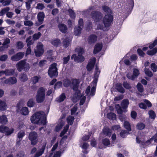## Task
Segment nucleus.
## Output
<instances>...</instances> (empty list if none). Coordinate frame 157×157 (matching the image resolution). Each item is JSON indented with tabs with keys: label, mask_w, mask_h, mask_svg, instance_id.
I'll list each match as a JSON object with an SVG mask.
<instances>
[{
	"label": "nucleus",
	"mask_w": 157,
	"mask_h": 157,
	"mask_svg": "<svg viewBox=\"0 0 157 157\" xmlns=\"http://www.w3.org/2000/svg\"><path fill=\"white\" fill-rule=\"evenodd\" d=\"M32 123L44 125L46 123V116L43 112H38L34 113L31 117Z\"/></svg>",
	"instance_id": "nucleus-1"
},
{
	"label": "nucleus",
	"mask_w": 157,
	"mask_h": 157,
	"mask_svg": "<svg viewBox=\"0 0 157 157\" xmlns=\"http://www.w3.org/2000/svg\"><path fill=\"white\" fill-rule=\"evenodd\" d=\"M100 73V71L98 68L96 66V67L94 77V79L91 84V86H93L91 89V90L90 91L91 87L90 86H89L87 87L86 90V94L87 96L90 97V96H93L94 95L97 83L98 81V78L99 76Z\"/></svg>",
	"instance_id": "nucleus-2"
},
{
	"label": "nucleus",
	"mask_w": 157,
	"mask_h": 157,
	"mask_svg": "<svg viewBox=\"0 0 157 157\" xmlns=\"http://www.w3.org/2000/svg\"><path fill=\"white\" fill-rule=\"evenodd\" d=\"M91 16L95 22L98 23L96 24L97 29L104 30V26L102 24H100L99 23L100 22H101L103 17L102 14L100 12L94 11L91 13Z\"/></svg>",
	"instance_id": "nucleus-3"
},
{
	"label": "nucleus",
	"mask_w": 157,
	"mask_h": 157,
	"mask_svg": "<svg viewBox=\"0 0 157 157\" xmlns=\"http://www.w3.org/2000/svg\"><path fill=\"white\" fill-rule=\"evenodd\" d=\"M46 91L45 89L43 87H40L38 89L36 97L37 102L41 103L44 101L45 99Z\"/></svg>",
	"instance_id": "nucleus-4"
},
{
	"label": "nucleus",
	"mask_w": 157,
	"mask_h": 157,
	"mask_svg": "<svg viewBox=\"0 0 157 157\" xmlns=\"http://www.w3.org/2000/svg\"><path fill=\"white\" fill-rule=\"evenodd\" d=\"M46 146V143H44L43 144L41 147L37 150L36 148L35 147H33L31 150V154H35L34 157H39L41 156L44 153Z\"/></svg>",
	"instance_id": "nucleus-5"
},
{
	"label": "nucleus",
	"mask_w": 157,
	"mask_h": 157,
	"mask_svg": "<svg viewBox=\"0 0 157 157\" xmlns=\"http://www.w3.org/2000/svg\"><path fill=\"white\" fill-rule=\"evenodd\" d=\"M17 70L21 71L22 70L25 71H28L30 68L29 65L26 62V60L20 61L16 65Z\"/></svg>",
	"instance_id": "nucleus-6"
},
{
	"label": "nucleus",
	"mask_w": 157,
	"mask_h": 157,
	"mask_svg": "<svg viewBox=\"0 0 157 157\" xmlns=\"http://www.w3.org/2000/svg\"><path fill=\"white\" fill-rule=\"evenodd\" d=\"M56 66L57 64L56 63H53L50 66L48 71V73L50 77H56L58 76V73Z\"/></svg>",
	"instance_id": "nucleus-7"
},
{
	"label": "nucleus",
	"mask_w": 157,
	"mask_h": 157,
	"mask_svg": "<svg viewBox=\"0 0 157 157\" xmlns=\"http://www.w3.org/2000/svg\"><path fill=\"white\" fill-rule=\"evenodd\" d=\"M113 20V16L111 14H107L105 16L103 19V23L105 27L110 26Z\"/></svg>",
	"instance_id": "nucleus-8"
},
{
	"label": "nucleus",
	"mask_w": 157,
	"mask_h": 157,
	"mask_svg": "<svg viewBox=\"0 0 157 157\" xmlns=\"http://www.w3.org/2000/svg\"><path fill=\"white\" fill-rule=\"evenodd\" d=\"M153 140H154V141L157 142V133L155 134L153 137L150 140L147 141L145 142L143 138H141L140 135L138 136L136 138V140L137 143L144 145L145 143H148L149 142H151Z\"/></svg>",
	"instance_id": "nucleus-9"
},
{
	"label": "nucleus",
	"mask_w": 157,
	"mask_h": 157,
	"mask_svg": "<svg viewBox=\"0 0 157 157\" xmlns=\"http://www.w3.org/2000/svg\"><path fill=\"white\" fill-rule=\"evenodd\" d=\"M75 94L74 96L72 98V100L74 102H76L79 99H80V105H82L85 101L86 97L85 96L80 95V92Z\"/></svg>",
	"instance_id": "nucleus-10"
},
{
	"label": "nucleus",
	"mask_w": 157,
	"mask_h": 157,
	"mask_svg": "<svg viewBox=\"0 0 157 157\" xmlns=\"http://www.w3.org/2000/svg\"><path fill=\"white\" fill-rule=\"evenodd\" d=\"M38 135L35 132H31L29 135V138L31 141V144L33 145H36L38 142L37 139Z\"/></svg>",
	"instance_id": "nucleus-11"
},
{
	"label": "nucleus",
	"mask_w": 157,
	"mask_h": 157,
	"mask_svg": "<svg viewBox=\"0 0 157 157\" xmlns=\"http://www.w3.org/2000/svg\"><path fill=\"white\" fill-rule=\"evenodd\" d=\"M35 53L36 56H41L44 52L43 45L40 42L38 43L36 46V48L35 50Z\"/></svg>",
	"instance_id": "nucleus-12"
},
{
	"label": "nucleus",
	"mask_w": 157,
	"mask_h": 157,
	"mask_svg": "<svg viewBox=\"0 0 157 157\" xmlns=\"http://www.w3.org/2000/svg\"><path fill=\"white\" fill-rule=\"evenodd\" d=\"M13 129L12 128L9 129L7 127L4 125L0 126V132L2 133H5L7 135L12 133L13 132Z\"/></svg>",
	"instance_id": "nucleus-13"
},
{
	"label": "nucleus",
	"mask_w": 157,
	"mask_h": 157,
	"mask_svg": "<svg viewBox=\"0 0 157 157\" xmlns=\"http://www.w3.org/2000/svg\"><path fill=\"white\" fill-rule=\"evenodd\" d=\"M24 55V53L19 52L12 56L11 59L13 61H17L22 58Z\"/></svg>",
	"instance_id": "nucleus-14"
},
{
	"label": "nucleus",
	"mask_w": 157,
	"mask_h": 157,
	"mask_svg": "<svg viewBox=\"0 0 157 157\" xmlns=\"http://www.w3.org/2000/svg\"><path fill=\"white\" fill-rule=\"evenodd\" d=\"M140 72L139 70L137 69H134L133 70V75H131L128 74L127 75V76L128 79L133 80L138 76Z\"/></svg>",
	"instance_id": "nucleus-15"
},
{
	"label": "nucleus",
	"mask_w": 157,
	"mask_h": 157,
	"mask_svg": "<svg viewBox=\"0 0 157 157\" xmlns=\"http://www.w3.org/2000/svg\"><path fill=\"white\" fill-rule=\"evenodd\" d=\"M79 82V81L76 79H74L72 81V84L73 86V89L75 91H76V93H79L80 91L79 90H77Z\"/></svg>",
	"instance_id": "nucleus-16"
},
{
	"label": "nucleus",
	"mask_w": 157,
	"mask_h": 157,
	"mask_svg": "<svg viewBox=\"0 0 157 157\" xmlns=\"http://www.w3.org/2000/svg\"><path fill=\"white\" fill-rule=\"evenodd\" d=\"M95 58L94 57L90 60L86 67L88 71H90L93 68L95 63Z\"/></svg>",
	"instance_id": "nucleus-17"
},
{
	"label": "nucleus",
	"mask_w": 157,
	"mask_h": 157,
	"mask_svg": "<svg viewBox=\"0 0 157 157\" xmlns=\"http://www.w3.org/2000/svg\"><path fill=\"white\" fill-rule=\"evenodd\" d=\"M102 48V44L101 43L97 44L94 47V53L96 54L100 52Z\"/></svg>",
	"instance_id": "nucleus-18"
},
{
	"label": "nucleus",
	"mask_w": 157,
	"mask_h": 157,
	"mask_svg": "<svg viewBox=\"0 0 157 157\" xmlns=\"http://www.w3.org/2000/svg\"><path fill=\"white\" fill-rule=\"evenodd\" d=\"M17 80L15 77H10L6 79L4 83L6 84H13L17 83Z\"/></svg>",
	"instance_id": "nucleus-19"
},
{
	"label": "nucleus",
	"mask_w": 157,
	"mask_h": 157,
	"mask_svg": "<svg viewBox=\"0 0 157 157\" xmlns=\"http://www.w3.org/2000/svg\"><path fill=\"white\" fill-rule=\"evenodd\" d=\"M59 31L63 33L67 32V26L63 24H59L58 26Z\"/></svg>",
	"instance_id": "nucleus-20"
},
{
	"label": "nucleus",
	"mask_w": 157,
	"mask_h": 157,
	"mask_svg": "<svg viewBox=\"0 0 157 157\" xmlns=\"http://www.w3.org/2000/svg\"><path fill=\"white\" fill-rule=\"evenodd\" d=\"M64 124V122L62 120H59V123L57 124L55 130V131L56 132L59 131Z\"/></svg>",
	"instance_id": "nucleus-21"
},
{
	"label": "nucleus",
	"mask_w": 157,
	"mask_h": 157,
	"mask_svg": "<svg viewBox=\"0 0 157 157\" xmlns=\"http://www.w3.org/2000/svg\"><path fill=\"white\" fill-rule=\"evenodd\" d=\"M97 36L94 35H91L89 37L88 41L89 44H91L94 43L97 40Z\"/></svg>",
	"instance_id": "nucleus-22"
},
{
	"label": "nucleus",
	"mask_w": 157,
	"mask_h": 157,
	"mask_svg": "<svg viewBox=\"0 0 157 157\" xmlns=\"http://www.w3.org/2000/svg\"><path fill=\"white\" fill-rule=\"evenodd\" d=\"M3 74H5L6 76H10L12 75L14 72V71L13 69H6L5 71H2Z\"/></svg>",
	"instance_id": "nucleus-23"
},
{
	"label": "nucleus",
	"mask_w": 157,
	"mask_h": 157,
	"mask_svg": "<svg viewBox=\"0 0 157 157\" xmlns=\"http://www.w3.org/2000/svg\"><path fill=\"white\" fill-rule=\"evenodd\" d=\"M44 14L43 12H40L38 14L37 18H38V21L40 24L42 23L44 20Z\"/></svg>",
	"instance_id": "nucleus-24"
},
{
	"label": "nucleus",
	"mask_w": 157,
	"mask_h": 157,
	"mask_svg": "<svg viewBox=\"0 0 157 157\" xmlns=\"http://www.w3.org/2000/svg\"><path fill=\"white\" fill-rule=\"evenodd\" d=\"M25 135V133L24 131H21L19 132L17 134V137L19 139L18 140V139H17V144H19V143L20 142V141L21 140L22 138Z\"/></svg>",
	"instance_id": "nucleus-25"
},
{
	"label": "nucleus",
	"mask_w": 157,
	"mask_h": 157,
	"mask_svg": "<svg viewBox=\"0 0 157 157\" xmlns=\"http://www.w3.org/2000/svg\"><path fill=\"white\" fill-rule=\"evenodd\" d=\"M129 54H127L126 56L123 58L122 60L120 61V62L122 61H124V63L127 65H129L130 64V62L128 59L126 58H129Z\"/></svg>",
	"instance_id": "nucleus-26"
},
{
	"label": "nucleus",
	"mask_w": 157,
	"mask_h": 157,
	"mask_svg": "<svg viewBox=\"0 0 157 157\" xmlns=\"http://www.w3.org/2000/svg\"><path fill=\"white\" fill-rule=\"evenodd\" d=\"M8 122L7 118L6 116L4 115H2L0 116V123L5 124H6Z\"/></svg>",
	"instance_id": "nucleus-27"
},
{
	"label": "nucleus",
	"mask_w": 157,
	"mask_h": 157,
	"mask_svg": "<svg viewBox=\"0 0 157 157\" xmlns=\"http://www.w3.org/2000/svg\"><path fill=\"white\" fill-rule=\"evenodd\" d=\"M82 28L76 26L75 28L74 34L75 36H79L81 33Z\"/></svg>",
	"instance_id": "nucleus-28"
},
{
	"label": "nucleus",
	"mask_w": 157,
	"mask_h": 157,
	"mask_svg": "<svg viewBox=\"0 0 157 157\" xmlns=\"http://www.w3.org/2000/svg\"><path fill=\"white\" fill-rule=\"evenodd\" d=\"M7 107V105L5 101L0 100V110H4Z\"/></svg>",
	"instance_id": "nucleus-29"
},
{
	"label": "nucleus",
	"mask_w": 157,
	"mask_h": 157,
	"mask_svg": "<svg viewBox=\"0 0 157 157\" xmlns=\"http://www.w3.org/2000/svg\"><path fill=\"white\" fill-rule=\"evenodd\" d=\"M71 41V40L68 38H65L63 43V46L65 48H67L69 45Z\"/></svg>",
	"instance_id": "nucleus-30"
},
{
	"label": "nucleus",
	"mask_w": 157,
	"mask_h": 157,
	"mask_svg": "<svg viewBox=\"0 0 157 157\" xmlns=\"http://www.w3.org/2000/svg\"><path fill=\"white\" fill-rule=\"evenodd\" d=\"M20 112L23 115L26 116L29 113V111L28 108L24 107L22 108Z\"/></svg>",
	"instance_id": "nucleus-31"
},
{
	"label": "nucleus",
	"mask_w": 157,
	"mask_h": 157,
	"mask_svg": "<svg viewBox=\"0 0 157 157\" xmlns=\"http://www.w3.org/2000/svg\"><path fill=\"white\" fill-rule=\"evenodd\" d=\"M10 10L9 7H6L2 9L0 12V16H2L5 15Z\"/></svg>",
	"instance_id": "nucleus-32"
},
{
	"label": "nucleus",
	"mask_w": 157,
	"mask_h": 157,
	"mask_svg": "<svg viewBox=\"0 0 157 157\" xmlns=\"http://www.w3.org/2000/svg\"><path fill=\"white\" fill-rule=\"evenodd\" d=\"M157 52V48L155 47L151 50L147 51V54L149 56H153L156 54Z\"/></svg>",
	"instance_id": "nucleus-33"
},
{
	"label": "nucleus",
	"mask_w": 157,
	"mask_h": 157,
	"mask_svg": "<svg viewBox=\"0 0 157 157\" xmlns=\"http://www.w3.org/2000/svg\"><path fill=\"white\" fill-rule=\"evenodd\" d=\"M129 102L128 100L124 99L123 100L121 103V106L124 109L127 108Z\"/></svg>",
	"instance_id": "nucleus-34"
},
{
	"label": "nucleus",
	"mask_w": 157,
	"mask_h": 157,
	"mask_svg": "<svg viewBox=\"0 0 157 157\" xmlns=\"http://www.w3.org/2000/svg\"><path fill=\"white\" fill-rule=\"evenodd\" d=\"M123 125L124 128L127 129L128 132L131 130L130 124L128 121H124Z\"/></svg>",
	"instance_id": "nucleus-35"
},
{
	"label": "nucleus",
	"mask_w": 157,
	"mask_h": 157,
	"mask_svg": "<svg viewBox=\"0 0 157 157\" xmlns=\"http://www.w3.org/2000/svg\"><path fill=\"white\" fill-rule=\"evenodd\" d=\"M66 98L65 94L64 93H63L59 97L57 98L56 99V101L59 102H60L63 101Z\"/></svg>",
	"instance_id": "nucleus-36"
},
{
	"label": "nucleus",
	"mask_w": 157,
	"mask_h": 157,
	"mask_svg": "<svg viewBox=\"0 0 157 157\" xmlns=\"http://www.w3.org/2000/svg\"><path fill=\"white\" fill-rule=\"evenodd\" d=\"M19 78L20 80L23 82L27 81L28 79L27 75L25 74H21Z\"/></svg>",
	"instance_id": "nucleus-37"
},
{
	"label": "nucleus",
	"mask_w": 157,
	"mask_h": 157,
	"mask_svg": "<svg viewBox=\"0 0 157 157\" xmlns=\"http://www.w3.org/2000/svg\"><path fill=\"white\" fill-rule=\"evenodd\" d=\"M149 118L154 119H155L156 115L155 112L153 110H150L148 113Z\"/></svg>",
	"instance_id": "nucleus-38"
},
{
	"label": "nucleus",
	"mask_w": 157,
	"mask_h": 157,
	"mask_svg": "<svg viewBox=\"0 0 157 157\" xmlns=\"http://www.w3.org/2000/svg\"><path fill=\"white\" fill-rule=\"evenodd\" d=\"M32 37L30 36L26 39V42L27 43V45L28 46H30V45L32 44L34 42V40L31 39Z\"/></svg>",
	"instance_id": "nucleus-39"
},
{
	"label": "nucleus",
	"mask_w": 157,
	"mask_h": 157,
	"mask_svg": "<svg viewBox=\"0 0 157 157\" xmlns=\"http://www.w3.org/2000/svg\"><path fill=\"white\" fill-rule=\"evenodd\" d=\"M107 117L109 119L115 120L116 119V115L113 113H109L107 114Z\"/></svg>",
	"instance_id": "nucleus-40"
},
{
	"label": "nucleus",
	"mask_w": 157,
	"mask_h": 157,
	"mask_svg": "<svg viewBox=\"0 0 157 157\" xmlns=\"http://www.w3.org/2000/svg\"><path fill=\"white\" fill-rule=\"evenodd\" d=\"M145 127V125L142 123H139L137 124L136 125V128L139 130H141L144 129Z\"/></svg>",
	"instance_id": "nucleus-41"
},
{
	"label": "nucleus",
	"mask_w": 157,
	"mask_h": 157,
	"mask_svg": "<svg viewBox=\"0 0 157 157\" xmlns=\"http://www.w3.org/2000/svg\"><path fill=\"white\" fill-rule=\"evenodd\" d=\"M103 132L104 134L106 136H110L111 134L110 130L107 128L103 129Z\"/></svg>",
	"instance_id": "nucleus-42"
},
{
	"label": "nucleus",
	"mask_w": 157,
	"mask_h": 157,
	"mask_svg": "<svg viewBox=\"0 0 157 157\" xmlns=\"http://www.w3.org/2000/svg\"><path fill=\"white\" fill-rule=\"evenodd\" d=\"M116 87L117 90L118 91L122 93L124 92V89L120 84H117V85Z\"/></svg>",
	"instance_id": "nucleus-43"
},
{
	"label": "nucleus",
	"mask_w": 157,
	"mask_h": 157,
	"mask_svg": "<svg viewBox=\"0 0 157 157\" xmlns=\"http://www.w3.org/2000/svg\"><path fill=\"white\" fill-rule=\"evenodd\" d=\"M75 52H77L78 55H82L84 52L83 49L80 47H78L75 49Z\"/></svg>",
	"instance_id": "nucleus-44"
},
{
	"label": "nucleus",
	"mask_w": 157,
	"mask_h": 157,
	"mask_svg": "<svg viewBox=\"0 0 157 157\" xmlns=\"http://www.w3.org/2000/svg\"><path fill=\"white\" fill-rule=\"evenodd\" d=\"M16 46L17 49H21L24 47V45L21 41H19L17 42Z\"/></svg>",
	"instance_id": "nucleus-45"
},
{
	"label": "nucleus",
	"mask_w": 157,
	"mask_h": 157,
	"mask_svg": "<svg viewBox=\"0 0 157 157\" xmlns=\"http://www.w3.org/2000/svg\"><path fill=\"white\" fill-rule=\"evenodd\" d=\"M103 10L105 13H111V11L110 8L107 6H102Z\"/></svg>",
	"instance_id": "nucleus-46"
},
{
	"label": "nucleus",
	"mask_w": 157,
	"mask_h": 157,
	"mask_svg": "<svg viewBox=\"0 0 157 157\" xmlns=\"http://www.w3.org/2000/svg\"><path fill=\"white\" fill-rule=\"evenodd\" d=\"M60 43V40L59 39H56L52 40V44L54 46H57L59 45Z\"/></svg>",
	"instance_id": "nucleus-47"
},
{
	"label": "nucleus",
	"mask_w": 157,
	"mask_h": 157,
	"mask_svg": "<svg viewBox=\"0 0 157 157\" xmlns=\"http://www.w3.org/2000/svg\"><path fill=\"white\" fill-rule=\"evenodd\" d=\"M74 118L73 117L71 116H69L67 119V122L69 124L71 125L74 121Z\"/></svg>",
	"instance_id": "nucleus-48"
},
{
	"label": "nucleus",
	"mask_w": 157,
	"mask_h": 157,
	"mask_svg": "<svg viewBox=\"0 0 157 157\" xmlns=\"http://www.w3.org/2000/svg\"><path fill=\"white\" fill-rule=\"evenodd\" d=\"M157 44V43L156 40H154L153 42L150 43L148 44L149 48L150 49H152Z\"/></svg>",
	"instance_id": "nucleus-49"
},
{
	"label": "nucleus",
	"mask_w": 157,
	"mask_h": 157,
	"mask_svg": "<svg viewBox=\"0 0 157 157\" xmlns=\"http://www.w3.org/2000/svg\"><path fill=\"white\" fill-rule=\"evenodd\" d=\"M129 134V133L125 130H122L120 133L121 136L123 137H125L127 135Z\"/></svg>",
	"instance_id": "nucleus-50"
},
{
	"label": "nucleus",
	"mask_w": 157,
	"mask_h": 157,
	"mask_svg": "<svg viewBox=\"0 0 157 157\" xmlns=\"http://www.w3.org/2000/svg\"><path fill=\"white\" fill-rule=\"evenodd\" d=\"M24 24L25 26H31L33 25V23L31 21L26 20L24 21Z\"/></svg>",
	"instance_id": "nucleus-51"
},
{
	"label": "nucleus",
	"mask_w": 157,
	"mask_h": 157,
	"mask_svg": "<svg viewBox=\"0 0 157 157\" xmlns=\"http://www.w3.org/2000/svg\"><path fill=\"white\" fill-rule=\"evenodd\" d=\"M68 11L71 17L72 18L74 19L76 16L75 12L71 9H69Z\"/></svg>",
	"instance_id": "nucleus-52"
},
{
	"label": "nucleus",
	"mask_w": 157,
	"mask_h": 157,
	"mask_svg": "<svg viewBox=\"0 0 157 157\" xmlns=\"http://www.w3.org/2000/svg\"><path fill=\"white\" fill-rule=\"evenodd\" d=\"M69 127V125H68L66 126L64 128L63 131H62L60 134V135L61 136H62L67 132L68 129Z\"/></svg>",
	"instance_id": "nucleus-53"
},
{
	"label": "nucleus",
	"mask_w": 157,
	"mask_h": 157,
	"mask_svg": "<svg viewBox=\"0 0 157 157\" xmlns=\"http://www.w3.org/2000/svg\"><path fill=\"white\" fill-rule=\"evenodd\" d=\"M137 88L138 90L140 92H142L144 90L143 86L140 83H138L137 85Z\"/></svg>",
	"instance_id": "nucleus-54"
},
{
	"label": "nucleus",
	"mask_w": 157,
	"mask_h": 157,
	"mask_svg": "<svg viewBox=\"0 0 157 157\" xmlns=\"http://www.w3.org/2000/svg\"><path fill=\"white\" fill-rule=\"evenodd\" d=\"M144 71L146 74L148 76L151 77L153 75L152 72L148 69L145 68Z\"/></svg>",
	"instance_id": "nucleus-55"
},
{
	"label": "nucleus",
	"mask_w": 157,
	"mask_h": 157,
	"mask_svg": "<svg viewBox=\"0 0 157 157\" xmlns=\"http://www.w3.org/2000/svg\"><path fill=\"white\" fill-rule=\"evenodd\" d=\"M41 35V33L40 32H38L37 33L34 34L33 36V38L34 40H38L40 37Z\"/></svg>",
	"instance_id": "nucleus-56"
},
{
	"label": "nucleus",
	"mask_w": 157,
	"mask_h": 157,
	"mask_svg": "<svg viewBox=\"0 0 157 157\" xmlns=\"http://www.w3.org/2000/svg\"><path fill=\"white\" fill-rule=\"evenodd\" d=\"M102 143L103 144L106 146H108L110 144L109 140L107 139H104L102 140Z\"/></svg>",
	"instance_id": "nucleus-57"
},
{
	"label": "nucleus",
	"mask_w": 157,
	"mask_h": 157,
	"mask_svg": "<svg viewBox=\"0 0 157 157\" xmlns=\"http://www.w3.org/2000/svg\"><path fill=\"white\" fill-rule=\"evenodd\" d=\"M27 105L29 107H33L34 105L33 100L32 99H30L27 102Z\"/></svg>",
	"instance_id": "nucleus-58"
},
{
	"label": "nucleus",
	"mask_w": 157,
	"mask_h": 157,
	"mask_svg": "<svg viewBox=\"0 0 157 157\" xmlns=\"http://www.w3.org/2000/svg\"><path fill=\"white\" fill-rule=\"evenodd\" d=\"M77 109V107L76 105H74L73 107L72 108L71 110V113L72 115L75 114V112Z\"/></svg>",
	"instance_id": "nucleus-59"
},
{
	"label": "nucleus",
	"mask_w": 157,
	"mask_h": 157,
	"mask_svg": "<svg viewBox=\"0 0 157 157\" xmlns=\"http://www.w3.org/2000/svg\"><path fill=\"white\" fill-rule=\"evenodd\" d=\"M10 43V40L8 38H6L4 40V42L2 44V45L8 46L9 47L8 44Z\"/></svg>",
	"instance_id": "nucleus-60"
},
{
	"label": "nucleus",
	"mask_w": 157,
	"mask_h": 157,
	"mask_svg": "<svg viewBox=\"0 0 157 157\" xmlns=\"http://www.w3.org/2000/svg\"><path fill=\"white\" fill-rule=\"evenodd\" d=\"M129 9H132L134 6L133 0H128Z\"/></svg>",
	"instance_id": "nucleus-61"
},
{
	"label": "nucleus",
	"mask_w": 157,
	"mask_h": 157,
	"mask_svg": "<svg viewBox=\"0 0 157 157\" xmlns=\"http://www.w3.org/2000/svg\"><path fill=\"white\" fill-rule=\"evenodd\" d=\"M151 68L154 72H156L157 71V66L154 63H152L151 64Z\"/></svg>",
	"instance_id": "nucleus-62"
},
{
	"label": "nucleus",
	"mask_w": 157,
	"mask_h": 157,
	"mask_svg": "<svg viewBox=\"0 0 157 157\" xmlns=\"http://www.w3.org/2000/svg\"><path fill=\"white\" fill-rule=\"evenodd\" d=\"M8 57V56L7 55H2L0 57V60L2 61H5L7 59Z\"/></svg>",
	"instance_id": "nucleus-63"
},
{
	"label": "nucleus",
	"mask_w": 157,
	"mask_h": 157,
	"mask_svg": "<svg viewBox=\"0 0 157 157\" xmlns=\"http://www.w3.org/2000/svg\"><path fill=\"white\" fill-rule=\"evenodd\" d=\"M137 52L138 54L140 56L142 57L144 56L145 53L143 52L142 50L140 49H138L137 50Z\"/></svg>",
	"instance_id": "nucleus-64"
}]
</instances>
